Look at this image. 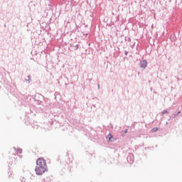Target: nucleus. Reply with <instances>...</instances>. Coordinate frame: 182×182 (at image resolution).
I'll return each instance as SVG.
<instances>
[{"instance_id": "nucleus-4", "label": "nucleus", "mask_w": 182, "mask_h": 182, "mask_svg": "<svg viewBox=\"0 0 182 182\" xmlns=\"http://www.w3.org/2000/svg\"><path fill=\"white\" fill-rule=\"evenodd\" d=\"M70 48H72V49H73V50H77V49H79V44H71L70 45Z\"/></svg>"}, {"instance_id": "nucleus-2", "label": "nucleus", "mask_w": 182, "mask_h": 182, "mask_svg": "<svg viewBox=\"0 0 182 182\" xmlns=\"http://www.w3.org/2000/svg\"><path fill=\"white\" fill-rule=\"evenodd\" d=\"M127 161H128L129 164H133L134 163V155L133 154H129L127 157Z\"/></svg>"}, {"instance_id": "nucleus-21", "label": "nucleus", "mask_w": 182, "mask_h": 182, "mask_svg": "<svg viewBox=\"0 0 182 182\" xmlns=\"http://www.w3.org/2000/svg\"><path fill=\"white\" fill-rule=\"evenodd\" d=\"M18 182H21V181H19Z\"/></svg>"}, {"instance_id": "nucleus-13", "label": "nucleus", "mask_w": 182, "mask_h": 182, "mask_svg": "<svg viewBox=\"0 0 182 182\" xmlns=\"http://www.w3.org/2000/svg\"><path fill=\"white\" fill-rule=\"evenodd\" d=\"M162 114H166V113H168V111L164 109V111H162Z\"/></svg>"}, {"instance_id": "nucleus-1", "label": "nucleus", "mask_w": 182, "mask_h": 182, "mask_svg": "<svg viewBox=\"0 0 182 182\" xmlns=\"http://www.w3.org/2000/svg\"><path fill=\"white\" fill-rule=\"evenodd\" d=\"M36 174L38 176H42L45 171H48V166L46 165V161L43 158H39L36 161V167L35 168Z\"/></svg>"}, {"instance_id": "nucleus-5", "label": "nucleus", "mask_w": 182, "mask_h": 182, "mask_svg": "<svg viewBox=\"0 0 182 182\" xmlns=\"http://www.w3.org/2000/svg\"><path fill=\"white\" fill-rule=\"evenodd\" d=\"M170 39L171 42H176V41H177V37L176 36V34L171 35Z\"/></svg>"}, {"instance_id": "nucleus-15", "label": "nucleus", "mask_w": 182, "mask_h": 182, "mask_svg": "<svg viewBox=\"0 0 182 182\" xmlns=\"http://www.w3.org/2000/svg\"><path fill=\"white\" fill-rule=\"evenodd\" d=\"M121 136H122V137H124V136H126V134H124V132H121Z\"/></svg>"}, {"instance_id": "nucleus-6", "label": "nucleus", "mask_w": 182, "mask_h": 182, "mask_svg": "<svg viewBox=\"0 0 182 182\" xmlns=\"http://www.w3.org/2000/svg\"><path fill=\"white\" fill-rule=\"evenodd\" d=\"M14 150L16 151V153H17V154H22V149H17L14 147Z\"/></svg>"}, {"instance_id": "nucleus-16", "label": "nucleus", "mask_w": 182, "mask_h": 182, "mask_svg": "<svg viewBox=\"0 0 182 182\" xmlns=\"http://www.w3.org/2000/svg\"><path fill=\"white\" fill-rule=\"evenodd\" d=\"M124 55H125V56H127V55H129V51H124Z\"/></svg>"}, {"instance_id": "nucleus-20", "label": "nucleus", "mask_w": 182, "mask_h": 182, "mask_svg": "<svg viewBox=\"0 0 182 182\" xmlns=\"http://www.w3.org/2000/svg\"><path fill=\"white\" fill-rule=\"evenodd\" d=\"M111 129H113V126L111 127Z\"/></svg>"}, {"instance_id": "nucleus-9", "label": "nucleus", "mask_w": 182, "mask_h": 182, "mask_svg": "<svg viewBox=\"0 0 182 182\" xmlns=\"http://www.w3.org/2000/svg\"><path fill=\"white\" fill-rule=\"evenodd\" d=\"M28 78H26V82H28V83H31V75H28Z\"/></svg>"}, {"instance_id": "nucleus-10", "label": "nucleus", "mask_w": 182, "mask_h": 182, "mask_svg": "<svg viewBox=\"0 0 182 182\" xmlns=\"http://www.w3.org/2000/svg\"><path fill=\"white\" fill-rule=\"evenodd\" d=\"M159 130V127H154L151 129V132H153V133H156V132H157Z\"/></svg>"}, {"instance_id": "nucleus-7", "label": "nucleus", "mask_w": 182, "mask_h": 182, "mask_svg": "<svg viewBox=\"0 0 182 182\" xmlns=\"http://www.w3.org/2000/svg\"><path fill=\"white\" fill-rule=\"evenodd\" d=\"M109 141H114V137L112 134H108L107 136Z\"/></svg>"}, {"instance_id": "nucleus-14", "label": "nucleus", "mask_w": 182, "mask_h": 182, "mask_svg": "<svg viewBox=\"0 0 182 182\" xmlns=\"http://www.w3.org/2000/svg\"><path fill=\"white\" fill-rule=\"evenodd\" d=\"M9 177H11L12 178H14V174L12 173H10V174H9Z\"/></svg>"}, {"instance_id": "nucleus-17", "label": "nucleus", "mask_w": 182, "mask_h": 182, "mask_svg": "<svg viewBox=\"0 0 182 182\" xmlns=\"http://www.w3.org/2000/svg\"><path fill=\"white\" fill-rule=\"evenodd\" d=\"M37 102H38V105H41V103H42V101H41V100H38Z\"/></svg>"}, {"instance_id": "nucleus-19", "label": "nucleus", "mask_w": 182, "mask_h": 182, "mask_svg": "<svg viewBox=\"0 0 182 182\" xmlns=\"http://www.w3.org/2000/svg\"><path fill=\"white\" fill-rule=\"evenodd\" d=\"M98 89H100V85H97Z\"/></svg>"}, {"instance_id": "nucleus-11", "label": "nucleus", "mask_w": 182, "mask_h": 182, "mask_svg": "<svg viewBox=\"0 0 182 182\" xmlns=\"http://www.w3.org/2000/svg\"><path fill=\"white\" fill-rule=\"evenodd\" d=\"M50 178H46L43 179V182H50Z\"/></svg>"}, {"instance_id": "nucleus-12", "label": "nucleus", "mask_w": 182, "mask_h": 182, "mask_svg": "<svg viewBox=\"0 0 182 182\" xmlns=\"http://www.w3.org/2000/svg\"><path fill=\"white\" fill-rule=\"evenodd\" d=\"M128 132H129V129H127L124 131H122V133H124V134H127V133H128Z\"/></svg>"}, {"instance_id": "nucleus-8", "label": "nucleus", "mask_w": 182, "mask_h": 182, "mask_svg": "<svg viewBox=\"0 0 182 182\" xmlns=\"http://www.w3.org/2000/svg\"><path fill=\"white\" fill-rule=\"evenodd\" d=\"M180 113H181V111H179L176 114H173V116L172 117V119H176V117H177L178 116V114H180Z\"/></svg>"}, {"instance_id": "nucleus-3", "label": "nucleus", "mask_w": 182, "mask_h": 182, "mask_svg": "<svg viewBox=\"0 0 182 182\" xmlns=\"http://www.w3.org/2000/svg\"><path fill=\"white\" fill-rule=\"evenodd\" d=\"M139 66L141 69H146V68H147V60H141Z\"/></svg>"}, {"instance_id": "nucleus-18", "label": "nucleus", "mask_w": 182, "mask_h": 182, "mask_svg": "<svg viewBox=\"0 0 182 182\" xmlns=\"http://www.w3.org/2000/svg\"><path fill=\"white\" fill-rule=\"evenodd\" d=\"M129 42H131L132 39L130 38H128Z\"/></svg>"}]
</instances>
